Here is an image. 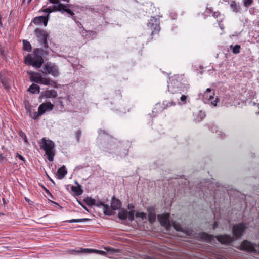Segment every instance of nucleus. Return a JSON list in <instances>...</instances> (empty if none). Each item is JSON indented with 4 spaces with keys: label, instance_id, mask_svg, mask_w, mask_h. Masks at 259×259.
<instances>
[{
    "label": "nucleus",
    "instance_id": "c85d7f7f",
    "mask_svg": "<svg viewBox=\"0 0 259 259\" xmlns=\"http://www.w3.org/2000/svg\"><path fill=\"white\" fill-rule=\"evenodd\" d=\"M172 226L174 228L178 231H181L183 232V228L181 227V225L180 224L177 223L176 222H172L171 224V226Z\"/></svg>",
    "mask_w": 259,
    "mask_h": 259
},
{
    "label": "nucleus",
    "instance_id": "20e7f679",
    "mask_svg": "<svg viewBox=\"0 0 259 259\" xmlns=\"http://www.w3.org/2000/svg\"><path fill=\"white\" fill-rule=\"evenodd\" d=\"M247 228V225L244 223H240L233 225L232 233L235 239L240 238Z\"/></svg>",
    "mask_w": 259,
    "mask_h": 259
},
{
    "label": "nucleus",
    "instance_id": "72a5a7b5",
    "mask_svg": "<svg viewBox=\"0 0 259 259\" xmlns=\"http://www.w3.org/2000/svg\"><path fill=\"white\" fill-rule=\"evenodd\" d=\"M241 47L239 45H235L232 49L233 53L234 54H238L240 52Z\"/></svg>",
    "mask_w": 259,
    "mask_h": 259
},
{
    "label": "nucleus",
    "instance_id": "13d9d810",
    "mask_svg": "<svg viewBox=\"0 0 259 259\" xmlns=\"http://www.w3.org/2000/svg\"><path fill=\"white\" fill-rule=\"evenodd\" d=\"M46 192L47 193H49V194L51 195V194L50 193V192H49V190H48L47 189H46Z\"/></svg>",
    "mask_w": 259,
    "mask_h": 259
},
{
    "label": "nucleus",
    "instance_id": "ea45409f",
    "mask_svg": "<svg viewBox=\"0 0 259 259\" xmlns=\"http://www.w3.org/2000/svg\"><path fill=\"white\" fill-rule=\"evenodd\" d=\"M94 253L99 254L102 255L106 256L107 253L104 251L95 250Z\"/></svg>",
    "mask_w": 259,
    "mask_h": 259
},
{
    "label": "nucleus",
    "instance_id": "393cba45",
    "mask_svg": "<svg viewBox=\"0 0 259 259\" xmlns=\"http://www.w3.org/2000/svg\"><path fill=\"white\" fill-rule=\"evenodd\" d=\"M84 202L89 206L95 205L96 204V200L95 199L89 197L84 199Z\"/></svg>",
    "mask_w": 259,
    "mask_h": 259
},
{
    "label": "nucleus",
    "instance_id": "473e14b6",
    "mask_svg": "<svg viewBox=\"0 0 259 259\" xmlns=\"http://www.w3.org/2000/svg\"><path fill=\"white\" fill-rule=\"evenodd\" d=\"M46 104H41L39 107H38V111L39 112V113L42 115V114H44L47 110L45 108V107H44L45 106Z\"/></svg>",
    "mask_w": 259,
    "mask_h": 259
},
{
    "label": "nucleus",
    "instance_id": "8fccbe9b",
    "mask_svg": "<svg viewBox=\"0 0 259 259\" xmlns=\"http://www.w3.org/2000/svg\"><path fill=\"white\" fill-rule=\"evenodd\" d=\"M0 54L2 56H4L5 55V54H4V50L2 48H0Z\"/></svg>",
    "mask_w": 259,
    "mask_h": 259
},
{
    "label": "nucleus",
    "instance_id": "bf43d9fd",
    "mask_svg": "<svg viewBox=\"0 0 259 259\" xmlns=\"http://www.w3.org/2000/svg\"><path fill=\"white\" fill-rule=\"evenodd\" d=\"M42 11L46 13H47V10H46V9L42 10Z\"/></svg>",
    "mask_w": 259,
    "mask_h": 259
},
{
    "label": "nucleus",
    "instance_id": "bb28decb",
    "mask_svg": "<svg viewBox=\"0 0 259 259\" xmlns=\"http://www.w3.org/2000/svg\"><path fill=\"white\" fill-rule=\"evenodd\" d=\"M23 49L25 51L30 52L31 51V46L30 42L27 40H24L23 41Z\"/></svg>",
    "mask_w": 259,
    "mask_h": 259
},
{
    "label": "nucleus",
    "instance_id": "aec40b11",
    "mask_svg": "<svg viewBox=\"0 0 259 259\" xmlns=\"http://www.w3.org/2000/svg\"><path fill=\"white\" fill-rule=\"evenodd\" d=\"M0 82L2 83L6 89H9L10 86L8 79L2 74L0 73Z\"/></svg>",
    "mask_w": 259,
    "mask_h": 259
},
{
    "label": "nucleus",
    "instance_id": "a211bd4d",
    "mask_svg": "<svg viewBox=\"0 0 259 259\" xmlns=\"http://www.w3.org/2000/svg\"><path fill=\"white\" fill-rule=\"evenodd\" d=\"M28 91L32 94L39 93L40 92V87L36 84L32 83L28 88Z\"/></svg>",
    "mask_w": 259,
    "mask_h": 259
},
{
    "label": "nucleus",
    "instance_id": "680f3d73",
    "mask_svg": "<svg viewBox=\"0 0 259 259\" xmlns=\"http://www.w3.org/2000/svg\"><path fill=\"white\" fill-rule=\"evenodd\" d=\"M257 25L259 26V20L257 21Z\"/></svg>",
    "mask_w": 259,
    "mask_h": 259
},
{
    "label": "nucleus",
    "instance_id": "39448f33",
    "mask_svg": "<svg viewBox=\"0 0 259 259\" xmlns=\"http://www.w3.org/2000/svg\"><path fill=\"white\" fill-rule=\"evenodd\" d=\"M43 69L46 70V73L51 74L54 77H56L59 74L58 67L52 62H49L46 63L43 67Z\"/></svg>",
    "mask_w": 259,
    "mask_h": 259
},
{
    "label": "nucleus",
    "instance_id": "0eeeda50",
    "mask_svg": "<svg viewBox=\"0 0 259 259\" xmlns=\"http://www.w3.org/2000/svg\"><path fill=\"white\" fill-rule=\"evenodd\" d=\"M148 26L152 31V35L157 33L160 30L159 19L154 17H151L149 20Z\"/></svg>",
    "mask_w": 259,
    "mask_h": 259
},
{
    "label": "nucleus",
    "instance_id": "052dcab7",
    "mask_svg": "<svg viewBox=\"0 0 259 259\" xmlns=\"http://www.w3.org/2000/svg\"><path fill=\"white\" fill-rule=\"evenodd\" d=\"M25 200L26 201L29 202V199H27V198H25Z\"/></svg>",
    "mask_w": 259,
    "mask_h": 259
},
{
    "label": "nucleus",
    "instance_id": "2eb2a0df",
    "mask_svg": "<svg viewBox=\"0 0 259 259\" xmlns=\"http://www.w3.org/2000/svg\"><path fill=\"white\" fill-rule=\"evenodd\" d=\"M33 22L36 24H43L46 26L48 23V19L45 16H39L35 17L33 20Z\"/></svg>",
    "mask_w": 259,
    "mask_h": 259
},
{
    "label": "nucleus",
    "instance_id": "c9c22d12",
    "mask_svg": "<svg viewBox=\"0 0 259 259\" xmlns=\"http://www.w3.org/2000/svg\"><path fill=\"white\" fill-rule=\"evenodd\" d=\"M136 217L141 218L142 220L146 218V214L144 212H137L135 214Z\"/></svg>",
    "mask_w": 259,
    "mask_h": 259
},
{
    "label": "nucleus",
    "instance_id": "a18cd8bd",
    "mask_svg": "<svg viewBox=\"0 0 259 259\" xmlns=\"http://www.w3.org/2000/svg\"><path fill=\"white\" fill-rule=\"evenodd\" d=\"M16 157H18L20 160L22 161L23 162H25V159L21 155L17 153L16 154Z\"/></svg>",
    "mask_w": 259,
    "mask_h": 259
},
{
    "label": "nucleus",
    "instance_id": "3c124183",
    "mask_svg": "<svg viewBox=\"0 0 259 259\" xmlns=\"http://www.w3.org/2000/svg\"><path fill=\"white\" fill-rule=\"evenodd\" d=\"M31 1H32V0H28L27 4L29 5ZM25 2V0H22V4L24 5Z\"/></svg>",
    "mask_w": 259,
    "mask_h": 259
},
{
    "label": "nucleus",
    "instance_id": "de8ad7c7",
    "mask_svg": "<svg viewBox=\"0 0 259 259\" xmlns=\"http://www.w3.org/2000/svg\"><path fill=\"white\" fill-rule=\"evenodd\" d=\"M46 10H47V13H51L53 11H55L54 10L53 6L52 7V9L50 7H49V8H46Z\"/></svg>",
    "mask_w": 259,
    "mask_h": 259
},
{
    "label": "nucleus",
    "instance_id": "4468645a",
    "mask_svg": "<svg viewBox=\"0 0 259 259\" xmlns=\"http://www.w3.org/2000/svg\"><path fill=\"white\" fill-rule=\"evenodd\" d=\"M42 95L47 98H55L57 96V92L55 90H47L42 93Z\"/></svg>",
    "mask_w": 259,
    "mask_h": 259
},
{
    "label": "nucleus",
    "instance_id": "4c0bfd02",
    "mask_svg": "<svg viewBox=\"0 0 259 259\" xmlns=\"http://www.w3.org/2000/svg\"><path fill=\"white\" fill-rule=\"evenodd\" d=\"M105 249L108 251H111L113 253H118L119 252L118 249L112 248L111 247L105 248Z\"/></svg>",
    "mask_w": 259,
    "mask_h": 259
},
{
    "label": "nucleus",
    "instance_id": "4d7b16f0",
    "mask_svg": "<svg viewBox=\"0 0 259 259\" xmlns=\"http://www.w3.org/2000/svg\"><path fill=\"white\" fill-rule=\"evenodd\" d=\"M49 179L50 180L51 182H52V183L55 185V182L52 179H51L49 177Z\"/></svg>",
    "mask_w": 259,
    "mask_h": 259
},
{
    "label": "nucleus",
    "instance_id": "1a4fd4ad",
    "mask_svg": "<svg viewBox=\"0 0 259 259\" xmlns=\"http://www.w3.org/2000/svg\"><path fill=\"white\" fill-rule=\"evenodd\" d=\"M217 240L222 244L228 245L234 241V237L230 235L223 234L217 236Z\"/></svg>",
    "mask_w": 259,
    "mask_h": 259
},
{
    "label": "nucleus",
    "instance_id": "79ce46f5",
    "mask_svg": "<svg viewBox=\"0 0 259 259\" xmlns=\"http://www.w3.org/2000/svg\"><path fill=\"white\" fill-rule=\"evenodd\" d=\"M41 114L39 113L38 111L37 112H35L34 113H33V118L34 119H36L39 116H40Z\"/></svg>",
    "mask_w": 259,
    "mask_h": 259
},
{
    "label": "nucleus",
    "instance_id": "a878e982",
    "mask_svg": "<svg viewBox=\"0 0 259 259\" xmlns=\"http://www.w3.org/2000/svg\"><path fill=\"white\" fill-rule=\"evenodd\" d=\"M156 214L153 211H150L148 213V220L151 224L153 223L156 221Z\"/></svg>",
    "mask_w": 259,
    "mask_h": 259
},
{
    "label": "nucleus",
    "instance_id": "4be33fe9",
    "mask_svg": "<svg viewBox=\"0 0 259 259\" xmlns=\"http://www.w3.org/2000/svg\"><path fill=\"white\" fill-rule=\"evenodd\" d=\"M78 185L77 187L72 186L71 188L72 191L77 196H79L81 195L83 193V191L81 189V187L78 183H76Z\"/></svg>",
    "mask_w": 259,
    "mask_h": 259
},
{
    "label": "nucleus",
    "instance_id": "e433bc0d",
    "mask_svg": "<svg viewBox=\"0 0 259 259\" xmlns=\"http://www.w3.org/2000/svg\"><path fill=\"white\" fill-rule=\"evenodd\" d=\"M252 2V0H243L244 5L246 7H249L250 6H251Z\"/></svg>",
    "mask_w": 259,
    "mask_h": 259
},
{
    "label": "nucleus",
    "instance_id": "f257e3e1",
    "mask_svg": "<svg viewBox=\"0 0 259 259\" xmlns=\"http://www.w3.org/2000/svg\"><path fill=\"white\" fill-rule=\"evenodd\" d=\"M49 53L47 49L36 48L34 50L32 56L28 55L26 58L27 61L29 65L37 68H40L44 63L42 58L45 55H47Z\"/></svg>",
    "mask_w": 259,
    "mask_h": 259
},
{
    "label": "nucleus",
    "instance_id": "7c9ffc66",
    "mask_svg": "<svg viewBox=\"0 0 259 259\" xmlns=\"http://www.w3.org/2000/svg\"><path fill=\"white\" fill-rule=\"evenodd\" d=\"M89 220H90L89 219L83 218V219H71V220L66 221V222H68V223H80V222L88 221Z\"/></svg>",
    "mask_w": 259,
    "mask_h": 259
},
{
    "label": "nucleus",
    "instance_id": "423d86ee",
    "mask_svg": "<svg viewBox=\"0 0 259 259\" xmlns=\"http://www.w3.org/2000/svg\"><path fill=\"white\" fill-rule=\"evenodd\" d=\"M240 249L244 251L255 252L258 250L259 252V244H253L247 240H244L241 244Z\"/></svg>",
    "mask_w": 259,
    "mask_h": 259
},
{
    "label": "nucleus",
    "instance_id": "49530a36",
    "mask_svg": "<svg viewBox=\"0 0 259 259\" xmlns=\"http://www.w3.org/2000/svg\"><path fill=\"white\" fill-rule=\"evenodd\" d=\"M98 132H99V135H100V136L107 134L106 132L104 130H101V129L99 130Z\"/></svg>",
    "mask_w": 259,
    "mask_h": 259
},
{
    "label": "nucleus",
    "instance_id": "2f4dec72",
    "mask_svg": "<svg viewBox=\"0 0 259 259\" xmlns=\"http://www.w3.org/2000/svg\"><path fill=\"white\" fill-rule=\"evenodd\" d=\"M42 104H46L45 107L47 111H51L54 107V105L51 102H47L42 103Z\"/></svg>",
    "mask_w": 259,
    "mask_h": 259
},
{
    "label": "nucleus",
    "instance_id": "cd10ccee",
    "mask_svg": "<svg viewBox=\"0 0 259 259\" xmlns=\"http://www.w3.org/2000/svg\"><path fill=\"white\" fill-rule=\"evenodd\" d=\"M37 75H31L30 76V80L32 82L39 83L41 74L40 73H37Z\"/></svg>",
    "mask_w": 259,
    "mask_h": 259
},
{
    "label": "nucleus",
    "instance_id": "a19ab883",
    "mask_svg": "<svg viewBox=\"0 0 259 259\" xmlns=\"http://www.w3.org/2000/svg\"><path fill=\"white\" fill-rule=\"evenodd\" d=\"M211 90L210 88H208L206 91L204 93V96L206 97V98H209V95H208V93L211 92Z\"/></svg>",
    "mask_w": 259,
    "mask_h": 259
},
{
    "label": "nucleus",
    "instance_id": "7ed1b4c3",
    "mask_svg": "<svg viewBox=\"0 0 259 259\" xmlns=\"http://www.w3.org/2000/svg\"><path fill=\"white\" fill-rule=\"evenodd\" d=\"M34 33L40 45L44 47V49H47L49 50V48L47 42L49 35L46 31L37 28L35 30Z\"/></svg>",
    "mask_w": 259,
    "mask_h": 259
},
{
    "label": "nucleus",
    "instance_id": "9d476101",
    "mask_svg": "<svg viewBox=\"0 0 259 259\" xmlns=\"http://www.w3.org/2000/svg\"><path fill=\"white\" fill-rule=\"evenodd\" d=\"M169 214H164L158 215V220L160 222L161 225L165 227L166 229H168L171 226V223L169 219Z\"/></svg>",
    "mask_w": 259,
    "mask_h": 259
},
{
    "label": "nucleus",
    "instance_id": "f03ea898",
    "mask_svg": "<svg viewBox=\"0 0 259 259\" xmlns=\"http://www.w3.org/2000/svg\"><path fill=\"white\" fill-rule=\"evenodd\" d=\"M40 148L45 151V155L49 161H53L55 156V144L50 140H46L45 138L41 139L39 142Z\"/></svg>",
    "mask_w": 259,
    "mask_h": 259
},
{
    "label": "nucleus",
    "instance_id": "603ef678",
    "mask_svg": "<svg viewBox=\"0 0 259 259\" xmlns=\"http://www.w3.org/2000/svg\"><path fill=\"white\" fill-rule=\"evenodd\" d=\"M218 226V223L217 222H215L213 224V228L215 229Z\"/></svg>",
    "mask_w": 259,
    "mask_h": 259
},
{
    "label": "nucleus",
    "instance_id": "58836bf2",
    "mask_svg": "<svg viewBox=\"0 0 259 259\" xmlns=\"http://www.w3.org/2000/svg\"><path fill=\"white\" fill-rule=\"evenodd\" d=\"M81 135V131L80 130H78L76 131L75 133L76 138L77 141H79L80 140V138Z\"/></svg>",
    "mask_w": 259,
    "mask_h": 259
},
{
    "label": "nucleus",
    "instance_id": "5701e85b",
    "mask_svg": "<svg viewBox=\"0 0 259 259\" xmlns=\"http://www.w3.org/2000/svg\"><path fill=\"white\" fill-rule=\"evenodd\" d=\"M72 251L73 252H75L76 253H91L94 252L95 250L93 249L84 248V249H80L79 250H73Z\"/></svg>",
    "mask_w": 259,
    "mask_h": 259
},
{
    "label": "nucleus",
    "instance_id": "f8f14e48",
    "mask_svg": "<svg viewBox=\"0 0 259 259\" xmlns=\"http://www.w3.org/2000/svg\"><path fill=\"white\" fill-rule=\"evenodd\" d=\"M121 205V203L120 201L115 198L114 197H113L112 198V201L111 203V210L113 211V210H116L119 209Z\"/></svg>",
    "mask_w": 259,
    "mask_h": 259
},
{
    "label": "nucleus",
    "instance_id": "864d4df0",
    "mask_svg": "<svg viewBox=\"0 0 259 259\" xmlns=\"http://www.w3.org/2000/svg\"><path fill=\"white\" fill-rule=\"evenodd\" d=\"M219 13H214L213 14V16L214 17H218V15H219Z\"/></svg>",
    "mask_w": 259,
    "mask_h": 259
},
{
    "label": "nucleus",
    "instance_id": "37998d69",
    "mask_svg": "<svg viewBox=\"0 0 259 259\" xmlns=\"http://www.w3.org/2000/svg\"><path fill=\"white\" fill-rule=\"evenodd\" d=\"M187 99V97L185 95H183L181 97V101L183 103H186V100Z\"/></svg>",
    "mask_w": 259,
    "mask_h": 259
},
{
    "label": "nucleus",
    "instance_id": "ddd939ff",
    "mask_svg": "<svg viewBox=\"0 0 259 259\" xmlns=\"http://www.w3.org/2000/svg\"><path fill=\"white\" fill-rule=\"evenodd\" d=\"M199 237L200 240L210 242L214 239V236L212 235H209L205 232L201 233L199 234Z\"/></svg>",
    "mask_w": 259,
    "mask_h": 259
},
{
    "label": "nucleus",
    "instance_id": "dca6fc26",
    "mask_svg": "<svg viewBox=\"0 0 259 259\" xmlns=\"http://www.w3.org/2000/svg\"><path fill=\"white\" fill-rule=\"evenodd\" d=\"M67 171L65 166H63L59 168L57 171V177L59 179H63L67 174Z\"/></svg>",
    "mask_w": 259,
    "mask_h": 259
},
{
    "label": "nucleus",
    "instance_id": "5fc2aeb1",
    "mask_svg": "<svg viewBox=\"0 0 259 259\" xmlns=\"http://www.w3.org/2000/svg\"><path fill=\"white\" fill-rule=\"evenodd\" d=\"M2 201H3V204H4V205H6V204H7L6 201V200L5 199V198H2Z\"/></svg>",
    "mask_w": 259,
    "mask_h": 259
},
{
    "label": "nucleus",
    "instance_id": "6e6d98bb",
    "mask_svg": "<svg viewBox=\"0 0 259 259\" xmlns=\"http://www.w3.org/2000/svg\"><path fill=\"white\" fill-rule=\"evenodd\" d=\"M81 206H82V207H83V208H84L86 211H88V212L89 211V210H88V209L87 208V207H85V206H83V205H81Z\"/></svg>",
    "mask_w": 259,
    "mask_h": 259
},
{
    "label": "nucleus",
    "instance_id": "09e8293b",
    "mask_svg": "<svg viewBox=\"0 0 259 259\" xmlns=\"http://www.w3.org/2000/svg\"><path fill=\"white\" fill-rule=\"evenodd\" d=\"M4 160H7V159L2 154H0V162H2Z\"/></svg>",
    "mask_w": 259,
    "mask_h": 259
},
{
    "label": "nucleus",
    "instance_id": "9b49d317",
    "mask_svg": "<svg viewBox=\"0 0 259 259\" xmlns=\"http://www.w3.org/2000/svg\"><path fill=\"white\" fill-rule=\"evenodd\" d=\"M98 207L102 206L103 207V212L105 215L111 216L113 214V212L111 210L110 207L107 204L99 200H96V204L95 205Z\"/></svg>",
    "mask_w": 259,
    "mask_h": 259
},
{
    "label": "nucleus",
    "instance_id": "6ab92c4d",
    "mask_svg": "<svg viewBox=\"0 0 259 259\" xmlns=\"http://www.w3.org/2000/svg\"><path fill=\"white\" fill-rule=\"evenodd\" d=\"M179 82L177 80H174V82H171V84H169L168 85V91L170 92L171 93H177L179 91L178 89H175L174 85H177V86L179 84Z\"/></svg>",
    "mask_w": 259,
    "mask_h": 259
},
{
    "label": "nucleus",
    "instance_id": "6e6552de",
    "mask_svg": "<svg viewBox=\"0 0 259 259\" xmlns=\"http://www.w3.org/2000/svg\"><path fill=\"white\" fill-rule=\"evenodd\" d=\"M176 105V103L174 101L168 102L167 101H164L163 102L162 105L160 104H157L156 105L155 107L154 108L153 110V113H158L159 110L160 112H161L163 109H166L167 107H169L171 106Z\"/></svg>",
    "mask_w": 259,
    "mask_h": 259
},
{
    "label": "nucleus",
    "instance_id": "f3484780",
    "mask_svg": "<svg viewBox=\"0 0 259 259\" xmlns=\"http://www.w3.org/2000/svg\"><path fill=\"white\" fill-rule=\"evenodd\" d=\"M230 7L232 11L235 13H238L240 11L241 7L239 4H237L235 1H232L230 3Z\"/></svg>",
    "mask_w": 259,
    "mask_h": 259
},
{
    "label": "nucleus",
    "instance_id": "c756f323",
    "mask_svg": "<svg viewBox=\"0 0 259 259\" xmlns=\"http://www.w3.org/2000/svg\"><path fill=\"white\" fill-rule=\"evenodd\" d=\"M213 95H214V93H213V95H210L208 100L209 101H210L211 104L212 106H213L214 107H215L217 106V104L218 102V101H219V100L218 99V98H216L213 101L212 100L214 99Z\"/></svg>",
    "mask_w": 259,
    "mask_h": 259
},
{
    "label": "nucleus",
    "instance_id": "e2e57ef3",
    "mask_svg": "<svg viewBox=\"0 0 259 259\" xmlns=\"http://www.w3.org/2000/svg\"><path fill=\"white\" fill-rule=\"evenodd\" d=\"M2 149H4V146H3L2 147Z\"/></svg>",
    "mask_w": 259,
    "mask_h": 259
},
{
    "label": "nucleus",
    "instance_id": "f704fd0d",
    "mask_svg": "<svg viewBox=\"0 0 259 259\" xmlns=\"http://www.w3.org/2000/svg\"><path fill=\"white\" fill-rule=\"evenodd\" d=\"M134 212L135 211L132 210L127 211V218L130 221H133L134 220Z\"/></svg>",
    "mask_w": 259,
    "mask_h": 259
},
{
    "label": "nucleus",
    "instance_id": "412c9836",
    "mask_svg": "<svg viewBox=\"0 0 259 259\" xmlns=\"http://www.w3.org/2000/svg\"><path fill=\"white\" fill-rule=\"evenodd\" d=\"M52 82V85L55 86L57 83L53 80H51L49 78L42 77L41 76L40 77V80L39 83L44 84V85H49L50 84V82Z\"/></svg>",
    "mask_w": 259,
    "mask_h": 259
},
{
    "label": "nucleus",
    "instance_id": "b1692460",
    "mask_svg": "<svg viewBox=\"0 0 259 259\" xmlns=\"http://www.w3.org/2000/svg\"><path fill=\"white\" fill-rule=\"evenodd\" d=\"M118 214L120 219L126 220L127 218V211L125 209L120 210Z\"/></svg>",
    "mask_w": 259,
    "mask_h": 259
},
{
    "label": "nucleus",
    "instance_id": "c03bdc74",
    "mask_svg": "<svg viewBox=\"0 0 259 259\" xmlns=\"http://www.w3.org/2000/svg\"><path fill=\"white\" fill-rule=\"evenodd\" d=\"M20 136L24 139L25 142H27V140L26 139V136L25 135L24 133H23V132L21 131L20 133Z\"/></svg>",
    "mask_w": 259,
    "mask_h": 259
}]
</instances>
